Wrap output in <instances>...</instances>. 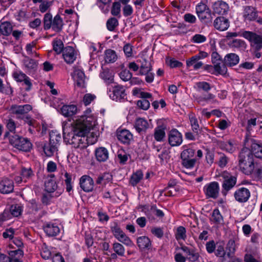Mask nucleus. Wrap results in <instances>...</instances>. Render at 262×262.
Listing matches in <instances>:
<instances>
[{
	"label": "nucleus",
	"mask_w": 262,
	"mask_h": 262,
	"mask_svg": "<svg viewBox=\"0 0 262 262\" xmlns=\"http://www.w3.org/2000/svg\"><path fill=\"white\" fill-rule=\"evenodd\" d=\"M137 106L144 110H147L150 106V102L149 100L145 99H141L137 102Z\"/></svg>",
	"instance_id": "nucleus-59"
},
{
	"label": "nucleus",
	"mask_w": 262,
	"mask_h": 262,
	"mask_svg": "<svg viewBox=\"0 0 262 262\" xmlns=\"http://www.w3.org/2000/svg\"><path fill=\"white\" fill-rule=\"evenodd\" d=\"M61 136L59 133H58L57 131L52 130L50 133V142H52L53 144H56V145L58 147L59 145V143L61 141Z\"/></svg>",
	"instance_id": "nucleus-46"
},
{
	"label": "nucleus",
	"mask_w": 262,
	"mask_h": 262,
	"mask_svg": "<svg viewBox=\"0 0 262 262\" xmlns=\"http://www.w3.org/2000/svg\"><path fill=\"white\" fill-rule=\"evenodd\" d=\"M95 126L93 118L83 116L73 125L63 128V140L74 148L83 149L87 147L85 136Z\"/></svg>",
	"instance_id": "nucleus-1"
},
{
	"label": "nucleus",
	"mask_w": 262,
	"mask_h": 262,
	"mask_svg": "<svg viewBox=\"0 0 262 262\" xmlns=\"http://www.w3.org/2000/svg\"><path fill=\"white\" fill-rule=\"evenodd\" d=\"M236 251V245L234 240H229L226 247V251L228 258H230L233 256Z\"/></svg>",
	"instance_id": "nucleus-40"
},
{
	"label": "nucleus",
	"mask_w": 262,
	"mask_h": 262,
	"mask_svg": "<svg viewBox=\"0 0 262 262\" xmlns=\"http://www.w3.org/2000/svg\"><path fill=\"white\" fill-rule=\"evenodd\" d=\"M73 77L78 86H84L85 77L82 71L79 69L75 70Z\"/></svg>",
	"instance_id": "nucleus-27"
},
{
	"label": "nucleus",
	"mask_w": 262,
	"mask_h": 262,
	"mask_svg": "<svg viewBox=\"0 0 262 262\" xmlns=\"http://www.w3.org/2000/svg\"><path fill=\"white\" fill-rule=\"evenodd\" d=\"M239 169L246 175L251 174L255 168L254 158L250 149L243 147L238 155Z\"/></svg>",
	"instance_id": "nucleus-2"
},
{
	"label": "nucleus",
	"mask_w": 262,
	"mask_h": 262,
	"mask_svg": "<svg viewBox=\"0 0 262 262\" xmlns=\"http://www.w3.org/2000/svg\"><path fill=\"white\" fill-rule=\"evenodd\" d=\"M96 98L95 95L88 93L84 95L83 98V102L85 105H89Z\"/></svg>",
	"instance_id": "nucleus-64"
},
{
	"label": "nucleus",
	"mask_w": 262,
	"mask_h": 262,
	"mask_svg": "<svg viewBox=\"0 0 262 262\" xmlns=\"http://www.w3.org/2000/svg\"><path fill=\"white\" fill-rule=\"evenodd\" d=\"M119 25L118 20L115 17L109 18L106 22L107 28L109 31H114Z\"/></svg>",
	"instance_id": "nucleus-56"
},
{
	"label": "nucleus",
	"mask_w": 262,
	"mask_h": 262,
	"mask_svg": "<svg viewBox=\"0 0 262 262\" xmlns=\"http://www.w3.org/2000/svg\"><path fill=\"white\" fill-rule=\"evenodd\" d=\"M12 75L13 78L17 82H23V84L26 86L25 88L26 91H29L31 89L32 84L30 81V79L23 72L21 71H14Z\"/></svg>",
	"instance_id": "nucleus-11"
},
{
	"label": "nucleus",
	"mask_w": 262,
	"mask_h": 262,
	"mask_svg": "<svg viewBox=\"0 0 262 262\" xmlns=\"http://www.w3.org/2000/svg\"><path fill=\"white\" fill-rule=\"evenodd\" d=\"M111 231L117 239V237H119L120 235H121L124 232L121 229L119 226L116 223L114 224V225L111 227Z\"/></svg>",
	"instance_id": "nucleus-58"
},
{
	"label": "nucleus",
	"mask_w": 262,
	"mask_h": 262,
	"mask_svg": "<svg viewBox=\"0 0 262 262\" xmlns=\"http://www.w3.org/2000/svg\"><path fill=\"white\" fill-rule=\"evenodd\" d=\"M14 190V183L12 180L7 178H4L0 181V193L8 194L13 192Z\"/></svg>",
	"instance_id": "nucleus-16"
},
{
	"label": "nucleus",
	"mask_w": 262,
	"mask_h": 262,
	"mask_svg": "<svg viewBox=\"0 0 262 262\" xmlns=\"http://www.w3.org/2000/svg\"><path fill=\"white\" fill-rule=\"evenodd\" d=\"M183 142L182 134L176 128L172 129L168 133V142L171 146L180 145Z\"/></svg>",
	"instance_id": "nucleus-12"
},
{
	"label": "nucleus",
	"mask_w": 262,
	"mask_h": 262,
	"mask_svg": "<svg viewBox=\"0 0 262 262\" xmlns=\"http://www.w3.org/2000/svg\"><path fill=\"white\" fill-rule=\"evenodd\" d=\"M32 110V106L30 104H13L10 107L9 112L15 116L17 119H21Z\"/></svg>",
	"instance_id": "nucleus-8"
},
{
	"label": "nucleus",
	"mask_w": 262,
	"mask_h": 262,
	"mask_svg": "<svg viewBox=\"0 0 262 262\" xmlns=\"http://www.w3.org/2000/svg\"><path fill=\"white\" fill-rule=\"evenodd\" d=\"M132 74L128 70H124L119 73L120 78L124 81L129 80L132 77Z\"/></svg>",
	"instance_id": "nucleus-61"
},
{
	"label": "nucleus",
	"mask_w": 262,
	"mask_h": 262,
	"mask_svg": "<svg viewBox=\"0 0 262 262\" xmlns=\"http://www.w3.org/2000/svg\"><path fill=\"white\" fill-rule=\"evenodd\" d=\"M234 196L236 201L239 203H245L250 196L249 190L245 187L237 189L234 193Z\"/></svg>",
	"instance_id": "nucleus-15"
},
{
	"label": "nucleus",
	"mask_w": 262,
	"mask_h": 262,
	"mask_svg": "<svg viewBox=\"0 0 262 262\" xmlns=\"http://www.w3.org/2000/svg\"><path fill=\"white\" fill-rule=\"evenodd\" d=\"M62 56L67 63H72L76 58V54L74 49L70 46L66 47L63 50Z\"/></svg>",
	"instance_id": "nucleus-21"
},
{
	"label": "nucleus",
	"mask_w": 262,
	"mask_h": 262,
	"mask_svg": "<svg viewBox=\"0 0 262 262\" xmlns=\"http://www.w3.org/2000/svg\"><path fill=\"white\" fill-rule=\"evenodd\" d=\"M100 77L107 84L112 83L114 82V74L108 69H103L100 73Z\"/></svg>",
	"instance_id": "nucleus-33"
},
{
	"label": "nucleus",
	"mask_w": 262,
	"mask_h": 262,
	"mask_svg": "<svg viewBox=\"0 0 262 262\" xmlns=\"http://www.w3.org/2000/svg\"><path fill=\"white\" fill-rule=\"evenodd\" d=\"M196 100L201 105L204 106L207 104L214 103L216 102L214 95L206 92V93L199 96Z\"/></svg>",
	"instance_id": "nucleus-20"
},
{
	"label": "nucleus",
	"mask_w": 262,
	"mask_h": 262,
	"mask_svg": "<svg viewBox=\"0 0 262 262\" xmlns=\"http://www.w3.org/2000/svg\"><path fill=\"white\" fill-rule=\"evenodd\" d=\"M117 59V55L115 51L108 49L105 51L104 60L106 63H113Z\"/></svg>",
	"instance_id": "nucleus-38"
},
{
	"label": "nucleus",
	"mask_w": 262,
	"mask_h": 262,
	"mask_svg": "<svg viewBox=\"0 0 262 262\" xmlns=\"http://www.w3.org/2000/svg\"><path fill=\"white\" fill-rule=\"evenodd\" d=\"M223 61L227 66L233 67L238 63L239 57L235 53H229L225 56Z\"/></svg>",
	"instance_id": "nucleus-28"
},
{
	"label": "nucleus",
	"mask_w": 262,
	"mask_h": 262,
	"mask_svg": "<svg viewBox=\"0 0 262 262\" xmlns=\"http://www.w3.org/2000/svg\"><path fill=\"white\" fill-rule=\"evenodd\" d=\"M227 66L223 61V62H220L213 65V68L217 74L225 75L227 73Z\"/></svg>",
	"instance_id": "nucleus-48"
},
{
	"label": "nucleus",
	"mask_w": 262,
	"mask_h": 262,
	"mask_svg": "<svg viewBox=\"0 0 262 262\" xmlns=\"http://www.w3.org/2000/svg\"><path fill=\"white\" fill-rule=\"evenodd\" d=\"M137 243L139 248L142 250H149L152 248L150 239L146 236H142L137 238Z\"/></svg>",
	"instance_id": "nucleus-25"
},
{
	"label": "nucleus",
	"mask_w": 262,
	"mask_h": 262,
	"mask_svg": "<svg viewBox=\"0 0 262 262\" xmlns=\"http://www.w3.org/2000/svg\"><path fill=\"white\" fill-rule=\"evenodd\" d=\"M42 148L45 154L47 157H51L58 151V147L56 144H52L49 141L48 143L46 142L42 146Z\"/></svg>",
	"instance_id": "nucleus-29"
},
{
	"label": "nucleus",
	"mask_w": 262,
	"mask_h": 262,
	"mask_svg": "<svg viewBox=\"0 0 262 262\" xmlns=\"http://www.w3.org/2000/svg\"><path fill=\"white\" fill-rule=\"evenodd\" d=\"M223 181L222 184L221 193L223 196H226L228 192L233 189L237 183L236 175H232L227 171H224L221 174Z\"/></svg>",
	"instance_id": "nucleus-3"
},
{
	"label": "nucleus",
	"mask_w": 262,
	"mask_h": 262,
	"mask_svg": "<svg viewBox=\"0 0 262 262\" xmlns=\"http://www.w3.org/2000/svg\"><path fill=\"white\" fill-rule=\"evenodd\" d=\"M241 35L249 40L251 46L256 51H259L262 48V35L248 31H243Z\"/></svg>",
	"instance_id": "nucleus-7"
},
{
	"label": "nucleus",
	"mask_w": 262,
	"mask_h": 262,
	"mask_svg": "<svg viewBox=\"0 0 262 262\" xmlns=\"http://www.w3.org/2000/svg\"><path fill=\"white\" fill-rule=\"evenodd\" d=\"M214 28L220 31L226 30L229 27V21L228 19L224 17H217L213 22Z\"/></svg>",
	"instance_id": "nucleus-22"
},
{
	"label": "nucleus",
	"mask_w": 262,
	"mask_h": 262,
	"mask_svg": "<svg viewBox=\"0 0 262 262\" xmlns=\"http://www.w3.org/2000/svg\"><path fill=\"white\" fill-rule=\"evenodd\" d=\"M210 220L215 224H220L223 222V217L219 209L216 208L213 210Z\"/></svg>",
	"instance_id": "nucleus-39"
},
{
	"label": "nucleus",
	"mask_w": 262,
	"mask_h": 262,
	"mask_svg": "<svg viewBox=\"0 0 262 262\" xmlns=\"http://www.w3.org/2000/svg\"><path fill=\"white\" fill-rule=\"evenodd\" d=\"M63 23L62 19L60 15H56L53 19L52 27V29L56 32H60L62 29Z\"/></svg>",
	"instance_id": "nucleus-32"
},
{
	"label": "nucleus",
	"mask_w": 262,
	"mask_h": 262,
	"mask_svg": "<svg viewBox=\"0 0 262 262\" xmlns=\"http://www.w3.org/2000/svg\"><path fill=\"white\" fill-rule=\"evenodd\" d=\"M189 119L192 130L198 135L199 130V125L197 119L192 116L189 117Z\"/></svg>",
	"instance_id": "nucleus-62"
},
{
	"label": "nucleus",
	"mask_w": 262,
	"mask_h": 262,
	"mask_svg": "<svg viewBox=\"0 0 262 262\" xmlns=\"http://www.w3.org/2000/svg\"><path fill=\"white\" fill-rule=\"evenodd\" d=\"M79 184L81 188L85 192H90L93 189L94 181L89 176L84 175L81 177Z\"/></svg>",
	"instance_id": "nucleus-18"
},
{
	"label": "nucleus",
	"mask_w": 262,
	"mask_h": 262,
	"mask_svg": "<svg viewBox=\"0 0 262 262\" xmlns=\"http://www.w3.org/2000/svg\"><path fill=\"white\" fill-rule=\"evenodd\" d=\"M45 187L47 192L52 193L56 190L57 185L54 179L48 178L45 182Z\"/></svg>",
	"instance_id": "nucleus-37"
},
{
	"label": "nucleus",
	"mask_w": 262,
	"mask_h": 262,
	"mask_svg": "<svg viewBox=\"0 0 262 262\" xmlns=\"http://www.w3.org/2000/svg\"><path fill=\"white\" fill-rule=\"evenodd\" d=\"M197 86L198 88V91H204L205 92H208L211 89V86L210 85V84L207 82L205 81H201L198 82Z\"/></svg>",
	"instance_id": "nucleus-60"
},
{
	"label": "nucleus",
	"mask_w": 262,
	"mask_h": 262,
	"mask_svg": "<svg viewBox=\"0 0 262 262\" xmlns=\"http://www.w3.org/2000/svg\"><path fill=\"white\" fill-rule=\"evenodd\" d=\"M202 16H198L200 20L207 25H209L212 23V14L209 8L207 10L205 11L201 14Z\"/></svg>",
	"instance_id": "nucleus-42"
},
{
	"label": "nucleus",
	"mask_w": 262,
	"mask_h": 262,
	"mask_svg": "<svg viewBox=\"0 0 262 262\" xmlns=\"http://www.w3.org/2000/svg\"><path fill=\"white\" fill-rule=\"evenodd\" d=\"M216 250L215 251V255L217 257L224 256L227 255V252L224 249V244L223 242L216 243Z\"/></svg>",
	"instance_id": "nucleus-52"
},
{
	"label": "nucleus",
	"mask_w": 262,
	"mask_h": 262,
	"mask_svg": "<svg viewBox=\"0 0 262 262\" xmlns=\"http://www.w3.org/2000/svg\"><path fill=\"white\" fill-rule=\"evenodd\" d=\"M219 146L221 149L229 153H233L236 149L235 144L232 140L227 142H222L220 143Z\"/></svg>",
	"instance_id": "nucleus-34"
},
{
	"label": "nucleus",
	"mask_w": 262,
	"mask_h": 262,
	"mask_svg": "<svg viewBox=\"0 0 262 262\" xmlns=\"http://www.w3.org/2000/svg\"><path fill=\"white\" fill-rule=\"evenodd\" d=\"M244 147L251 150L252 155L257 158L262 159V144L252 138L246 137L244 141Z\"/></svg>",
	"instance_id": "nucleus-6"
},
{
	"label": "nucleus",
	"mask_w": 262,
	"mask_h": 262,
	"mask_svg": "<svg viewBox=\"0 0 262 262\" xmlns=\"http://www.w3.org/2000/svg\"><path fill=\"white\" fill-rule=\"evenodd\" d=\"M257 14L258 11L255 7L250 6L244 7L243 17L245 20L249 21H254Z\"/></svg>",
	"instance_id": "nucleus-19"
},
{
	"label": "nucleus",
	"mask_w": 262,
	"mask_h": 262,
	"mask_svg": "<svg viewBox=\"0 0 262 262\" xmlns=\"http://www.w3.org/2000/svg\"><path fill=\"white\" fill-rule=\"evenodd\" d=\"M10 143L14 147L25 152L29 151L32 147V144L28 138L16 135L11 137Z\"/></svg>",
	"instance_id": "nucleus-4"
},
{
	"label": "nucleus",
	"mask_w": 262,
	"mask_h": 262,
	"mask_svg": "<svg viewBox=\"0 0 262 262\" xmlns=\"http://www.w3.org/2000/svg\"><path fill=\"white\" fill-rule=\"evenodd\" d=\"M135 128L138 133L144 132L148 127L147 121L141 118H138L135 122Z\"/></svg>",
	"instance_id": "nucleus-35"
},
{
	"label": "nucleus",
	"mask_w": 262,
	"mask_h": 262,
	"mask_svg": "<svg viewBox=\"0 0 262 262\" xmlns=\"http://www.w3.org/2000/svg\"><path fill=\"white\" fill-rule=\"evenodd\" d=\"M53 46L54 51L57 54H60L62 52H63V50L64 49L63 48V43L60 39L54 40L53 42Z\"/></svg>",
	"instance_id": "nucleus-55"
},
{
	"label": "nucleus",
	"mask_w": 262,
	"mask_h": 262,
	"mask_svg": "<svg viewBox=\"0 0 262 262\" xmlns=\"http://www.w3.org/2000/svg\"><path fill=\"white\" fill-rule=\"evenodd\" d=\"M137 63H139V75H143L148 72H151L152 70V66L150 61L145 58H142L137 60Z\"/></svg>",
	"instance_id": "nucleus-24"
},
{
	"label": "nucleus",
	"mask_w": 262,
	"mask_h": 262,
	"mask_svg": "<svg viewBox=\"0 0 262 262\" xmlns=\"http://www.w3.org/2000/svg\"><path fill=\"white\" fill-rule=\"evenodd\" d=\"M118 140L122 144L129 145L133 140V135L127 129H118L117 131Z\"/></svg>",
	"instance_id": "nucleus-13"
},
{
	"label": "nucleus",
	"mask_w": 262,
	"mask_h": 262,
	"mask_svg": "<svg viewBox=\"0 0 262 262\" xmlns=\"http://www.w3.org/2000/svg\"><path fill=\"white\" fill-rule=\"evenodd\" d=\"M43 230L48 236H55L60 233V229L56 223L48 222L44 225Z\"/></svg>",
	"instance_id": "nucleus-17"
},
{
	"label": "nucleus",
	"mask_w": 262,
	"mask_h": 262,
	"mask_svg": "<svg viewBox=\"0 0 262 262\" xmlns=\"http://www.w3.org/2000/svg\"><path fill=\"white\" fill-rule=\"evenodd\" d=\"M121 4L120 2H115L113 3L111 10L112 15L120 17Z\"/></svg>",
	"instance_id": "nucleus-50"
},
{
	"label": "nucleus",
	"mask_w": 262,
	"mask_h": 262,
	"mask_svg": "<svg viewBox=\"0 0 262 262\" xmlns=\"http://www.w3.org/2000/svg\"><path fill=\"white\" fill-rule=\"evenodd\" d=\"M12 31V26L8 21H4L0 24V32L5 36L9 35Z\"/></svg>",
	"instance_id": "nucleus-41"
},
{
	"label": "nucleus",
	"mask_w": 262,
	"mask_h": 262,
	"mask_svg": "<svg viewBox=\"0 0 262 262\" xmlns=\"http://www.w3.org/2000/svg\"><path fill=\"white\" fill-rule=\"evenodd\" d=\"M220 185L217 182H212L204 187V192L207 198L216 199L219 195Z\"/></svg>",
	"instance_id": "nucleus-10"
},
{
	"label": "nucleus",
	"mask_w": 262,
	"mask_h": 262,
	"mask_svg": "<svg viewBox=\"0 0 262 262\" xmlns=\"http://www.w3.org/2000/svg\"><path fill=\"white\" fill-rule=\"evenodd\" d=\"M229 46L231 48H237L240 50H245L247 48V44L245 41L241 39H234L229 41Z\"/></svg>",
	"instance_id": "nucleus-36"
},
{
	"label": "nucleus",
	"mask_w": 262,
	"mask_h": 262,
	"mask_svg": "<svg viewBox=\"0 0 262 262\" xmlns=\"http://www.w3.org/2000/svg\"><path fill=\"white\" fill-rule=\"evenodd\" d=\"M21 176L24 179V181H26L27 179L33 176V172L30 168H26L24 167L21 169Z\"/></svg>",
	"instance_id": "nucleus-57"
},
{
	"label": "nucleus",
	"mask_w": 262,
	"mask_h": 262,
	"mask_svg": "<svg viewBox=\"0 0 262 262\" xmlns=\"http://www.w3.org/2000/svg\"><path fill=\"white\" fill-rule=\"evenodd\" d=\"M143 173L141 170H137L135 173H134L131 177L130 180V183L133 186L136 185L143 178Z\"/></svg>",
	"instance_id": "nucleus-49"
},
{
	"label": "nucleus",
	"mask_w": 262,
	"mask_h": 262,
	"mask_svg": "<svg viewBox=\"0 0 262 262\" xmlns=\"http://www.w3.org/2000/svg\"><path fill=\"white\" fill-rule=\"evenodd\" d=\"M53 20V17L50 13H47L45 14L43 19V29L45 30H48L51 28Z\"/></svg>",
	"instance_id": "nucleus-47"
},
{
	"label": "nucleus",
	"mask_w": 262,
	"mask_h": 262,
	"mask_svg": "<svg viewBox=\"0 0 262 262\" xmlns=\"http://www.w3.org/2000/svg\"><path fill=\"white\" fill-rule=\"evenodd\" d=\"M110 97L113 100L121 101L126 99V94L124 88L121 85H116L108 92Z\"/></svg>",
	"instance_id": "nucleus-9"
},
{
	"label": "nucleus",
	"mask_w": 262,
	"mask_h": 262,
	"mask_svg": "<svg viewBox=\"0 0 262 262\" xmlns=\"http://www.w3.org/2000/svg\"><path fill=\"white\" fill-rule=\"evenodd\" d=\"M209 7L203 3H200L196 6L195 10L198 16H202L201 14L206 10H207Z\"/></svg>",
	"instance_id": "nucleus-63"
},
{
	"label": "nucleus",
	"mask_w": 262,
	"mask_h": 262,
	"mask_svg": "<svg viewBox=\"0 0 262 262\" xmlns=\"http://www.w3.org/2000/svg\"><path fill=\"white\" fill-rule=\"evenodd\" d=\"M186 231L183 226H179L177 228L175 233L176 238L178 240H185L186 238Z\"/></svg>",
	"instance_id": "nucleus-51"
},
{
	"label": "nucleus",
	"mask_w": 262,
	"mask_h": 262,
	"mask_svg": "<svg viewBox=\"0 0 262 262\" xmlns=\"http://www.w3.org/2000/svg\"><path fill=\"white\" fill-rule=\"evenodd\" d=\"M64 182L66 185V189L67 192L70 193L73 190L72 175L66 172L64 174Z\"/></svg>",
	"instance_id": "nucleus-45"
},
{
	"label": "nucleus",
	"mask_w": 262,
	"mask_h": 262,
	"mask_svg": "<svg viewBox=\"0 0 262 262\" xmlns=\"http://www.w3.org/2000/svg\"><path fill=\"white\" fill-rule=\"evenodd\" d=\"M8 254L10 262H22L21 258L24 255V252L21 249L10 251Z\"/></svg>",
	"instance_id": "nucleus-30"
},
{
	"label": "nucleus",
	"mask_w": 262,
	"mask_h": 262,
	"mask_svg": "<svg viewBox=\"0 0 262 262\" xmlns=\"http://www.w3.org/2000/svg\"><path fill=\"white\" fill-rule=\"evenodd\" d=\"M113 249L114 252L119 256H123L124 255L125 248L122 244L115 242L113 245Z\"/></svg>",
	"instance_id": "nucleus-54"
},
{
	"label": "nucleus",
	"mask_w": 262,
	"mask_h": 262,
	"mask_svg": "<svg viewBox=\"0 0 262 262\" xmlns=\"http://www.w3.org/2000/svg\"><path fill=\"white\" fill-rule=\"evenodd\" d=\"M23 64L28 72H34L37 70V63L34 59L26 57L23 60Z\"/></svg>",
	"instance_id": "nucleus-31"
},
{
	"label": "nucleus",
	"mask_w": 262,
	"mask_h": 262,
	"mask_svg": "<svg viewBox=\"0 0 262 262\" xmlns=\"http://www.w3.org/2000/svg\"><path fill=\"white\" fill-rule=\"evenodd\" d=\"M195 150L192 148L183 150L181 154V164L187 169H191L195 166L196 162L194 158Z\"/></svg>",
	"instance_id": "nucleus-5"
},
{
	"label": "nucleus",
	"mask_w": 262,
	"mask_h": 262,
	"mask_svg": "<svg viewBox=\"0 0 262 262\" xmlns=\"http://www.w3.org/2000/svg\"><path fill=\"white\" fill-rule=\"evenodd\" d=\"M61 114L64 117H71L77 112V107L74 104L64 105L60 109Z\"/></svg>",
	"instance_id": "nucleus-26"
},
{
	"label": "nucleus",
	"mask_w": 262,
	"mask_h": 262,
	"mask_svg": "<svg viewBox=\"0 0 262 262\" xmlns=\"http://www.w3.org/2000/svg\"><path fill=\"white\" fill-rule=\"evenodd\" d=\"M95 156L97 161L99 162H104L109 158V152L106 148L99 147L95 149Z\"/></svg>",
	"instance_id": "nucleus-23"
},
{
	"label": "nucleus",
	"mask_w": 262,
	"mask_h": 262,
	"mask_svg": "<svg viewBox=\"0 0 262 262\" xmlns=\"http://www.w3.org/2000/svg\"><path fill=\"white\" fill-rule=\"evenodd\" d=\"M8 211L10 214V219L12 216L17 217L21 214L23 207L20 204H14L11 205Z\"/></svg>",
	"instance_id": "nucleus-43"
},
{
	"label": "nucleus",
	"mask_w": 262,
	"mask_h": 262,
	"mask_svg": "<svg viewBox=\"0 0 262 262\" xmlns=\"http://www.w3.org/2000/svg\"><path fill=\"white\" fill-rule=\"evenodd\" d=\"M212 9L214 13L219 15H226L229 11V7L227 3L220 0L213 3Z\"/></svg>",
	"instance_id": "nucleus-14"
},
{
	"label": "nucleus",
	"mask_w": 262,
	"mask_h": 262,
	"mask_svg": "<svg viewBox=\"0 0 262 262\" xmlns=\"http://www.w3.org/2000/svg\"><path fill=\"white\" fill-rule=\"evenodd\" d=\"M117 240L120 242L123 243L126 246L129 247H132L134 245L133 242L124 233H123L121 235H120L119 237H117Z\"/></svg>",
	"instance_id": "nucleus-53"
},
{
	"label": "nucleus",
	"mask_w": 262,
	"mask_h": 262,
	"mask_svg": "<svg viewBox=\"0 0 262 262\" xmlns=\"http://www.w3.org/2000/svg\"><path fill=\"white\" fill-rule=\"evenodd\" d=\"M154 138L158 142H161L165 137V129L162 126H158L155 129Z\"/></svg>",
	"instance_id": "nucleus-44"
}]
</instances>
